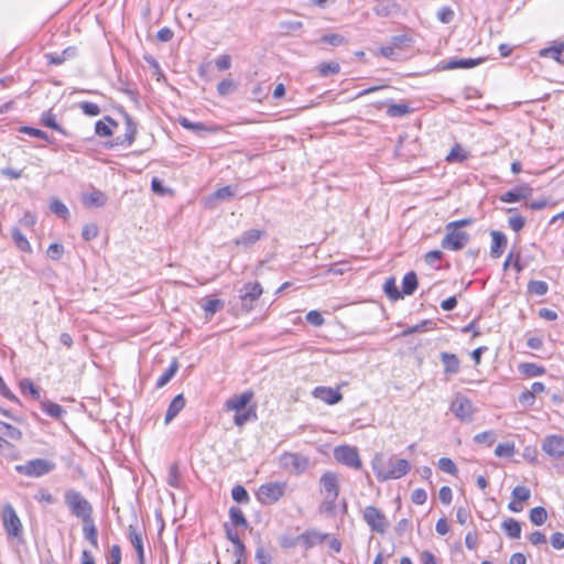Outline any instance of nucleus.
Listing matches in <instances>:
<instances>
[{"instance_id": "f257e3e1", "label": "nucleus", "mask_w": 564, "mask_h": 564, "mask_svg": "<svg viewBox=\"0 0 564 564\" xmlns=\"http://www.w3.org/2000/svg\"><path fill=\"white\" fill-rule=\"evenodd\" d=\"M371 466L379 481L399 479L410 469V464L406 459L384 454H377L371 462Z\"/></svg>"}, {"instance_id": "f03ea898", "label": "nucleus", "mask_w": 564, "mask_h": 564, "mask_svg": "<svg viewBox=\"0 0 564 564\" xmlns=\"http://www.w3.org/2000/svg\"><path fill=\"white\" fill-rule=\"evenodd\" d=\"M64 502L72 516L84 520L93 517V505L83 496L80 491L67 489L64 492Z\"/></svg>"}, {"instance_id": "7ed1b4c3", "label": "nucleus", "mask_w": 564, "mask_h": 564, "mask_svg": "<svg viewBox=\"0 0 564 564\" xmlns=\"http://www.w3.org/2000/svg\"><path fill=\"white\" fill-rule=\"evenodd\" d=\"M286 488L288 484L285 481L265 482L258 488L256 497L261 505L270 506L278 502L284 496Z\"/></svg>"}, {"instance_id": "20e7f679", "label": "nucleus", "mask_w": 564, "mask_h": 564, "mask_svg": "<svg viewBox=\"0 0 564 564\" xmlns=\"http://www.w3.org/2000/svg\"><path fill=\"white\" fill-rule=\"evenodd\" d=\"M322 492L324 495V506L326 511H333L335 501L339 495L338 476L334 471H325L319 479Z\"/></svg>"}, {"instance_id": "39448f33", "label": "nucleus", "mask_w": 564, "mask_h": 564, "mask_svg": "<svg viewBox=\"0 0 564 564\" xmlns=\"http://www.w3.org/2000/svg\"><path fill=\"white\" fill-rule=\"evenodd\" d=\"M55 467V463L51 460L34 458L25 462L24 464L17 465L14 470L20 475L39 478L53 471Z\"/></svg>"}, {"instance_id": "423d86ee", "label": "nucleus", "mask_w": 564, "mask_h": 564, "mask_svg": "<svg viewBox=\"0 0 564 564\" xmlns=\"http://www.w3.org/2000/svg\"><path fill=\"white\" fill-rule=\"evenodd\" d=\"M263 293L259 282H248L239 291L240 307L239 313H249L254 308L257 301Z\"/></svg>"}, {"instance_id": "0eeeda50", "label": "nucleus", "mask_w": 564, "mask_h": 564, "mask_svg": "<svg viewBox=\"0 0 564 564\" xmlns=\"http://www.w3.org/2000/svg\"><path fill=\"white\" fill-rule=\"evenodd\" d=\"M334 457L335 459L354 469H360L361 468V460L359 457L358 449L356 447L349 446V445H340L335 447L334 449Z\"/></svg>"}, {"instance_id": "6e6552de", "label": "nucleus", "mask_w": 564, "mask_h": 564, "mask_svg": "<svg viewBox=\"0 0 564 564\" xmlns=\"http://www.w3.org/2000/svg\"><path fill=\"white\" fill-rule=\"evenodd\" d=\"M446 235L442 239V247L453 251L463 249L469 241V235L458 228L446 225Z\"/></svg>"}, {"instance_id": "1a4fd4ad", "label": "nucleus", "mask_w": 564, "mask_h": 564, "mask_svg": "<svg viewBox=\"0 0 564 564\" xmlns=\"http://www.w3.org/2000/svg\"><path fill=\"white\" fill-rule=\"evenodd\" d=\"M365 522L370 527L371 531L384 533L389 522L386 516L376 507L367 506L362 511Z\"/></svg>"}, {"instance_id": "9d476101", "label": "nucleus", "mask_w": 564, "mask_h": 564, "mask_svg": "<svg viewBox=\"0 0 564 564\" xmlns=\"http://www.w3.org/2000/svg\"><path fill=\"white\" fill-rule=\"evenodd\" d=\"M451 411L462 422H471L475 409L471 401L462 394H456L451 404Z\"/></svg>"}, {"instance_id": "9b49d317", "label": "nucleus", "mask_w": 564, "mask_h": 564, "mask_svg": "<svg viewBox=\"0 0 564 564\" xmlns=\"http://www.w3.org/2000/svg\"><path fill=\"white\" fill-rule=\"evenodd\" d=\"M3 528L9 536L19 538L22 535V523L14 508L7 503L2 511Z\"/></svg>"}, {"instance_id": "f8f14e48", "label": "nucleus", "mask_w": 564, "mask_h": 564, "mask_svg": "<svg viewBox=\"0 0 564 564\" xmlns=\"http://www.w3.org/2000/svg\"><path fill=\"white\" fill-rule=\"evenodd\" d=\"M423 326V323L415 325L414 327L403 330L399 339L402 340L404 351L416 354L417 348L422 345V338L419 334V329Z\"/></svg>"}, {"instance_id": "ddd939ff", "label": "nucleus", "mask_w": 564, "mask_h": 564, "mask_svg": "<svg viewBox=\"0 0 564 564\" xmlns=\"http://www.w3.org/2000/svg\"><path fill=\"white\" fill-rule=\"evenodd\" d=\"M312 394L315 399H318L329 405L336 404L343 400V394L339 392V387L332 388L318 386L314 388Z\"/></svg>"}, {"instance_id": "4468645a", "label": "nucleus", "mask_w": 564, "mask_h": 564, "mask_svg": "<svg viewBox=\"0 0 564 564\" xmlns=\"http://www.w3.org/2000/svg\"><path fill=\"white\" fill-rule=\"evenodd\" d=\"M329 534L311 529L296 536V541L301 542L305 550H310L318 544L324 543Z\"/></svg>"}, {"instance_id": "2eb2a0df", "label": "nucleus", "mask_w": 564, "mask_h": 564, "mask_svg": "<svg viewBox=\"0 0 564 564\" xmlns=\"http://www.w3.org/2000/svg\"><path fill=\"white\" fill-rule=\"evenodd\" d=\"M543 451L554 458L564 456V437L552 435L544 440L542 445Z\"/></svg>"}, {"instance_id": "dca6fc26", "label": "nucleus", "mask_w": 564, "mask_h": 564, "mask_svg": "<svg viewBox=\"0 0 564 564\" xmlns=\"http://www.w3.org/2000/svg\"><path fill=\"white\" fill-rule=\"evenodd\" d=\"M177 122L184 129L195 133L196 135H204L205 133H213L218 130L216 126H208L204 122H193L186 117H178Z\"/></svg>"}, {"instance_id": "f3484780", "label": "nucleus", "mask_w": 564, "mask_h": 564, "mask_svg": "<svg viewBox=\"0 0 564 564\" xmlns=\"http://www.w3.org/2000/svg\"><path fill=\"white\" fill-rule=\"evenodd\" d=\"M124 123H126V132L122 137L119 135L116 138L115 144L130 147L133 143L135 135H137V123L133 121L131 116H129L128 113L124 115Z\"/></svg>"}, {"instance_id": "a211bd4d", "label": "nucleus", "mask_w": 564, "mask_h": 564, "mask_svg": "<svg viewBox=\"0 0 564 564\" xmlns=\"http://www.w3.org/2000/svg\"><path fill=\"white\" fill-rule=\"evenodd\" d=\"M373 12L378 17L393 18L401 12V7L394 0H380L373 7Z\"/></svg>"}, {"instance_id": "6ab92c4d", "label": "nucleus", "mask_w": 564, "mask_h": 564, "mask_svg": "<svg viewBox=\"0 0 564 564\" xmlns=\"http://www.w3.org/2000/svg\"><path fill=\"white\" fill-rule=\"evenodd\" d=\"M253 392L245 391L243 393L236 394L226 401L227 410L239 412L243 410L248 403L252 400Z\"/></svg>"}, {"instance_id": "aec40b11", "label": "nucleus", "mask_w": 564, "mask_h": 564, "mask_svg": "<svg viewBox=\"0 0 564 564\" xmlns=\"http://www.w3.org/2000/svg\"><path fill=\"white\" fill-rule=\"evenodd\" d=\"M532 194V188L528 185L519 186L512 191H508L500 196V200L505 203H514L525 199Z\"/></svg>"}, {"instance_id": "412c9836", "label": "nucleus", "mask_w": 564, "mask_h": 564, "mask_svg": "<svg viewBox=\"0 0 564 564\" xmlns=\"http://www.w3.org/2000/svg\"><path fill=\"white\" fill-rule=\"evenodd\" d=\"M264 236L263 230L259 229H249L245 231L241 236L235 239L236 246H242L243 248H249L253 246L261 237Z\"/></svg>"}, {"instance_id": "4be33fe9", "label": "nucleus", "mask_w": 564, "mask_h": 564, "mask_svg": "<svg viewBox=\"0 0 564 564\" xmlns=\"http://www.w3.org/2000/svg\"><path fill=\"white\" fill-rule=\"evenodd\" d=\"M185 404L186 400L182 393L174 397L165 413L164 423L167 425L174 417H176L185 408Z\"/></svg>"}, {"instance_id": "5701e85b", "label": "nucleus", "mask_w": 564, "mask_h": 564, "mask_svg": "<svg viewBox=\"0 0 564 564\" xmlns=\"http://www.w3.org/2000/svg\"><path fill=\"white\" fill-rule=\"evenodd\" d=\"M482 58H452L444 63V69L473 68L482 63Z\"/></svg>"}, {"instance_id": "b1692460", "label": "nucleus", "mask_w": 564, "mask_h": 564, "mask_svg": "<svg viewBox=\"0 0 564 564\" xmlns=\"http://www.w3.org/2000/svg\"><path fill=\"white\" fill-rule=\"evenodd\" d=\"M84 538L94 546L98 547V531L94 518L82 520Z\"/></svg>"}, {"instance_id": "393cba45", "label": "nucleus", "mask_w": 564, "mask_h": 564, "mask_svg": "<svg viewBox=\"0 0 564 564\" xmlns=\"http://www.w3.org/2000/svg\"><path fill=\"white\" fill-rule=\"evenodd\" d=\"M225 302L220 299L205 297L203 299L202 308L205 312L206 318H212L217 312L223 310Z\"/></svg>"}, {"instance_id": "a878e982", "label": "nucleus", "mask_w": 564, "mask_h": 564, "mask_svg": "<svg viewBox=\"0 0 564 564\" xmlns=\"http://www.w3.org/2000/svg\"><path fill=\"white\" fill-rule=\"evenodd\" d=\"M492 245L490 253L492 258H499L507 246V237L500 231H491Z\"/></svg>"}, {"instance_id": "bb28decb", "label": "nucleus", "mask_w": 564, "mask_h": 564, "mask_svg": "<svg viewBox=\"0 0 564 564\" xmlns=\"http://www.w3.org/2000/svg\"><path fill=\"white\" fill-rule=\"evenodd\" d=\"M441 360L444 365V372L446 375H454L459 371V359L456 355L449 352H441Z\"/></svg>"}, {"instance_id": "cd10ccee", "label": "nucleus", "mask_w": 564, "mask_h": 564, "mask_svg": "<svg viewBox=\"0 0 564 564\" xmlns=\"http://www.w3.org/2000/svg\"><path fill=\"white\" fill-rule=\"evenodd\" d=\"M127 536L129 542L135 550V553L144 552L143 535L142 532L139 531L137 527L130 524L128 527Z\"/></svg>"}, {"instance_id": "c85d7f7f", "label": "nucleus", "mask_w": 564, "mask_h": 564, "mask_svg": "<svg viewBox=\"0 0 564 564\" xmlns=\"http://www.w3.org/2000/svg\"><path fill=\"white\" fill-rule=\"evenodd\" d=\"M111 126L117 127L118 123L109 116H106L104 120H98L95 123V133L99 137L106 138L112 134Z\"/></svg>"}, {"instance_id": "c756f323", "label": "nucleus", "mask_w": 564, "mask_h": 564, "mask_svg": "<svg viewBox=\"0 0 564 564\" xmlns=\"http://www.w3.org/2000/svg\"><path fill=\"white\" fill-rule=\"evenodd\" d=\"M178 367V361L173 359L167 369L158 378L155 387L160 389L166 386L177 372Z\"/></svg>"}, {"instance_id": "7c9ffc66", "label": "nucleus", "mask_w": 564, "mask_h": 564, "mask_svg": "<svg viewBox=\"0 0 564 564\" xmlns=\"http://www.w3.org/2000/svg\"><path fill=\"white\" fill-rule=\"evenodd\" d=\"M469 158V152L462 148L460 144L456 143L449 153L446 155L445 160L448 163H463Z\"/></svg>"}, {"instance_id": "2f4dec72", "label": "nucleus", "mask_w": 564, "mask_h": 564, "mask_svg": "<svg viewBox=\"0 0 564 564\" xmlns=\"http://www.w3.org/2000/svg\"><path fill=\"white\" fill-rule=\"evenodd\" d=\"M419 286V280L416 273L411 271L408 272L402 280V294L411 295Z\"/></svg>"}, {"instance_id": "473e14b6", "label": "nucleus", "mask_w": 564, "mask_h": 564, "mask_svg": "<svg viewBox=\"0 0 564 564\" xmlns=\"http://www.w3.org/2000/svg\"><path fill=\"white\" fill-rule=\"evenodd\" d=\"M12 239L17 246V248L23 252L31 253L32 247L28 240V238L21 232V230L17 227L11 230Z\"/></svg>"}, {"instance_id": "72a5a7b5", "label": "nucleus", "mask_w": 564, "mask_h": 564, "mask_svg": "<svg viewBox=\"0 0 564 564\" xmlns=\"http://www.w3.org/2000/svg\"><path fill=\"white\" fill-rule=\"evenodd\" d=\"M75 54H76V48L69 46V47L65 48L63 52H61V53H50V54H46V57H47L50 64L61 65L66 59L75 56Z\"/></svg>"}, {"instance_id": "f704fd0d", "label": "nucleus", "mask_w": 564, "mask_h": 564, "mask_svg": "<svg viewBox=\"0 0 564 564\" xmlns=\"http://www.w3.org/2000/svg\"><path fill=\"white\" fill-rule=\"evenodd\" d=\"M41 123L47 128H51V129L59 132L63 135H67L66 130L57 123L55 115L50 110L44 111L41 115Z\"/></svg>"}, {"instance_id": "c9c22d12", "label": "nucleus", "mask_w": 564, "mask_h": 564, "mask_svg": "<svg viewBox=\"0 0 564 564\" xmlns=\"http://www.w3.org/2000/svg\"><path fill=\"white\" fill-rule=\"evenodd\" d=\"M383 291L391 301H398L402 299V291L399 290L397 281L393 276L386 280L383 284Z\"/></svg>"}, {"instance_id": "e433bc0d", "label": "nucleus", "mask_w": 564, "mask_h": 564, "mask_svg": "<svg viewBox=\"0 0 564 564\" xmlns=\"http://www.w3.org/2000/svg\"><path fill=\"white\" fill-rule=\"evenodd\" d=\"M506 534L511 539H519L521 535V524L519 521L509 518L505 520L501 524Z\"/></svg>"}, {"instance_id": "4c0bfd02", "label": "nucleus", "mask_w": 564, "mask_h": 564, "mask_svg": "<svg viewBox=\"0 0 564 564\" xmlns=\"http://www.w3.org/2000/svg\"><path fill=\"white\" fill-rule=\"evenodd\" d=\"M42 411L45 412L47 415L54 419H59L64 413H66L65 409L54 402H42L41 403Z\"/></svg>"}, {"instance_id": "58836bf2", "label": "nucleus", "mask_w": 564, "mask_h": 564, "mask_svg": "<svg viewBox=\"0 0 564 564\" xmlns=\"http://www.w3.org/2000/svg\"><path fill=\"white\" fill-rule=\"evenodd\" d=\"M84 202L88 206L101 207L106 204L107 197L100 191H94L85 196Z\"/></svg>"}, {"instance_id": "ea45409f", "label": "nucleus", "mask_w": 564, "mask_h": 564, "mask_svg": "<svg viewBox=\"0 0 564 564\" xmlns=\"http://www.w3.org/2000/svg\"><path fill=\"white\" fill-rule=\"evenodd\" d=\"M229 517L232 525L243 528L248 527V521L240 508L231 507L229 509Z\"/></svg>"}, {"instance_id": "a19ab883", "label": "nucleus", "mask_w": 564, "mask_h": 564, "mask_svg": "<svg viewBox=\"0 0 564 564\" xmlns=\"http://www.w3.org/2000/svg\"><path fill=\"white\" fill-rule=\"evenodd\" d=\"M19 131L24 134H28L30 137L39 138L48 143H53V140L50 138V135L41 129L29 127V126H22L19 128Z\"/></svg>"}, {"instance_id": "79ce46f5", "label": "nucleus", "mask_w": 564, "mask_h": 564, "mask_svg": "<svg viewBox=\"0 0 564 564\" xmlns=\"http://www.w3.org/2000/svg\"><path fill=\"white\" fill-rule=\"evenodd\" d=\"M519 370L521 373L525 375L527 377H536L541 376L545 372V369L541 366H538L535 364L531 362H524L519 366Z\"/></svg>"}, {"instance_id": "37998d69", "label": "nucleus", "mask_w": 564, "mask_h": 564, "mask_svg": "<svg viewBox=\"0 0 564 564\" xmlns=\"http://www.w3.org/2000/svg\"><path fill=\"white\" fill-rule=\"evenodd\" d=\"M317 69L321 77H327L329 75L338 74L340 65L337 62L321 63Z\"/></svg>"}, {"instance_id": "c03bdc74", "label": "nucleus", "mask_w": 564, "mask_h": 564, "mask_svg": "<svg viewBox=\"0 0 564 564\" xmlns=\"http://www.w3.org/2000/svg\"><path fill=\"white\" fill-rule=\"evenodd\" d=\"M0 430L4 436L11 440L19 441L22 437V432L9 423L0 421Z\"/></svg>"}, {"instance_id": "a18cd8bd", "label": "nucleus", "mask_w": 564, "mask_h": 564, "mask_svg": "<svg viewBox=\"0 0 564 564\" xmlns=\"http://www.w3.org/2000/svg\"><path fill=\"white\" fill-rule=\"evenodd\" d=\"M540 55L541 56L551 55L558 63L564 64V44H561V45L554 46V47L544 48L540 52Z\"/></svg>"}, {"instance_id": "49530a36", "label": "nucleus", "mask_w": 564, "mask_h": 564, "mask_svg": "<svg viewBox=\"0 0 564 564\" xmlns=\"http://www.w3.org/2000/svg\"><path fill=\"white\" fill-rule=\"evenodd\" d=\"M50 209L52 213H54L55 215L63 219H66L69 216V210L67 206L57 198L52 199Z\"/></svg>"}, {"instance_id": "de8ad7c7", "label": "nucleus", "mask_w": 564, "mask_h": 564, "mask_svg": "<svg viewBox=\"0 0 564 564\" xmlns=\"http://www.w3.org/2000/svg\"><path fill=\"white\" fill-rule=\"evenodd\" d=\"M547 519V512L543 507H535L530 511V520L535 525H542Z\"/></svg>"}, {"instance_id": "09e8293b", "label": "nucleus", "mask_w": 564, "mask_h": 564, "mask_svg": "<svg viewBox=\"0 0 564 564\" xmlns=\"http://www.w3.org/2000/svg\"><path fill=\"white\" fill-rule=\"evenodd\" d=\"M20 389L22 392H29L34 400L41 399L39 388L28 378L20 381Z\"/></svg>"}, {"instance_id": "8fccbe9b", "label": "nucleus", "mask_w": 564, "mask_h": 564, "mask_svg": "<svg viewBox=\"0 0 564 564\" xmlns=\"http://www.w3.org/2000/svg\"><path fill=\"white\" fill-rule=\"evenodd\" d=\"M410 112V107L406 104H392L387 108V115L389 117H402Z\"/></svg>"}, {"instance_id": "3c124183", "label": "nucleus", "mask_w": 564, "mask_h": 564, "mask_svg": "<svg viewBox=\"0 0 564 564\" xmlns=\"http://www.w3.org/2000/svg\"><path fill=\"white\" fill-rule=\"evenodd\" d=\"M231 497L238 503H248L250 500L248 491L241 485L234 486Z\"/></svg>"}, {"instance_id": "603ef678", "label": "nucleus", "mask_w": 564, "mask_h": 564, "mask_svg": "<svg viewBox=\"0 0 564 564\" xmlns=\"http://www.w3.org/2000/svg\"><path fill=\"white\" fill-rule=\"evenodd\" d=\"M549 290V285L544 281L533 280L528 284V291L534 295H544Z\"/></svg>"}, {"instance_id": "864d4df0", "label": "nucleus", "mask_w": 564, "mask_h": 564, "mask_svg": "<svg viewBox=\"0 0 564 564\" xmlns=\"http://www.w3.org/2000/svg\"><path fill=\"white\" fill-rule=\"evenodd\" d=\"M237 89V85L232 79L226 78L218 83L217 91L220 96L232 94Z\"/></svg>"}, {"instance_id": "5fc2aeb1", "label": "nucleus", "mask_w": 564, "mask_h": 564, "mask_svg": "<svg viewBox=\"0 0 564 564\" xmlns=\"http://www.w3.org/2000/svg\"><path fill=\"white\" fill-rule=\"evenodd\" d=\"M290 464L291 466L297 471L302 473L307 467V458L300 456L297 454H290L289 455Z\"/></svg>"}, {"instance_id": "6e6d98bb", "label": "nucleus", "mask_w": 564, "mask_h": 564, "mask_svg": "<svg viewBox=\"0 0 564 564\" xmlns=\"http://www.w3.org/2000/svg\"><path fill=\"white\" fill-rule=\"evenodd\" d=\"M64 251V246L62 243L54 242L48 246L46 254L50 259L58 261L63 257Z\"/></svg>"}, {"instance_id": "4d7b16f0", "label": "nucleus", "mask_w": 564, "mask_h": 564, "mask_svg": "<svg viewBox=\"0 0 564 564\" xmlns=\"http://www.w3.org/2000/svg\"><path fill=\"white\" fill-rule=\"evenodd\" d=\"M437 466L442 471L447 473L453 476L458 473V469H457L456 465L454 464V462L447 457H442L438 460Z\"/></svg>"}, {"instance_id": "13d9d810", "label": "nucleus", "mask_w": 564, "mask_h": 564, "mask_svg": "<svg viewBox=\"0 0 564 564\" xmlns=\"http://www.w3.org/2000/svg\"><path fill=\"white\" fill-rule=\"evenodd\" d=\"M321 41L323 43H326V44H329L333 46H340V45L346 44V39L343 35L337 34V33L324 34L321 37Z\"/></svg>"}, {"instance_id": "bf43d9fd", "label": "nucleus", "mask_w": 564, "mask_h": 564, "mask_svg": "<svg viewBox=\"0 0 564 564\" xmlns=\"http://www.w3.org/2000/svg\"><path fill=\"white\" fill-rule=\"evenodd\" d=\"M107 564H121V547L113 544L106 556Z\"/></svg>"}, {"instance_id": "052dcab7", "label": "nucleus", "mask_w": 564, "mask_h": 564, "mask_svg": "<svg viewBox=\"0 0 564 564\" xmlns=\"http://www.w3.org/2000/svg\"><path fill=\"white\" fill-rule=\"evenodd\" d=\"M235 195H236V187H232L230 185L220 187L214 193V197L217 199H220V200L230 199Z\"/></svg>"}, {"instance_id": "680f3d73", "label": "nucleus", "mask_w": 564, "mask_h": 564, "mask_svg": "<svg viewBox=\"0 0 564 564\" xmlns=\"http://www.w3.org/2000/svg\"><path fill=\"white\" fill-rule=\"evenodd\" d=\"M303 26L301 21H281L279 29L282 33L289 34L290 32L297 31Z\"/></svg>"}, {"instance_id": "e2e57ef3", "label": "nucleus", "mask_w": 564, "mask_h": 564, "mask_svg": "<svg viewBox=\"0 0 564 564\" xmlns=\"http://www.w3.org/2000/svg\"><path fill=\"white\" fill-rule=\"evenodd\" d=\"M167 484L173 488L180 487V470L177 464H173L169 469Z\"/></svg>"}, {"instance_id": "0e129e2a", "label": "nucleus", "mask_w": 564, "mask_h": 564, "mask_svg": "<svg viewBox=\"0 0 564 564\" xmlns=\"http://www.w3.org/2000/svg\"><path fill=\"white\" fill-rule=\"evenodd\" d=\"M454 11L451 7H442L438 11H437V20L442 23H451L454 19Z\"/></svg>"}, {"instance_id": "69168bd1", "label": "nucleus", "mask_w": 564, "mask_h": 564, "mask_svg": "<svg viewBox=\"0 0 564 564\" xmlns=\"http://www.w3.org/2000/svg\"><path fill=\"white\" fill-rule=\"evenodd\" d=\"M98 227L95 224H87L84 226L82 237L85 241H90L98 236Z\"/></svg>"}, {"instance_id": "338daca9", "label": "nucleus", "mask_w": 564, "mask_h": 564, "mask_svg": "<svg viewBox=\"0 0 564 564\" xmlns=\"http://www.w3.org/2000/svg\"><path fill=\"white\" fill-rule=\"evenodd\" d=\"M80 109L85 115L90 117L98 116L100 113V107L97 104L90 101L82 102Z\"/></svg>"}, {"instance_id": "774afa93", "label": "nucleus", "mask_w": 564, "mask_h": 564, "mask_svg": "<svg viewBox=\"0 0 564 564\" xmlns=\"http://www.w3.org/2000/svg\"><path fill=\"white\" fill-rule=\"evenodd\" d=\"M254 557L258 564H272V556L264 550L263 546H259L257 549Z\"/></svg>"}]
</instances>
